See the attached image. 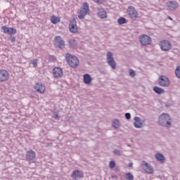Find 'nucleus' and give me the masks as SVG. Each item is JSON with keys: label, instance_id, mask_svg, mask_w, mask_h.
I'll list each match as a JSON object with an SVG mask.
<instances>
[{"label": "nucleus", "instance_id": "e433bc0d", "mask_svg": "<svg viewBox=\"0 0 180 180\" xmlns=\"http://www.w3.org/2000/svg\"><path fill=\"white\" fill-rule=\"evenodd\" d=\"M15 40H16V38L11 37V41H12V43H13Z\"/></svg>", "mask_w": 180, "mask_h": 180}, {"label": "nucleus", "instance_id": "9d476101", "mask_svg": "<svg viewBox=\"0 0 180 180\" xmlns=\"http://www.w3.org/2000/svg\"><path fill=\"white\" fill-rule=\"evenodd\" d=\"M160 46L161 50L162 51H169V49H172V45L171 44V42L168 40H163L160 42Z\"/></svg>", "mask_w": 180, "mask_h": 180}, {"label": "nucleus", "instance_id": "f8f14e48", "mask_svg": "<svg viewBox=\"0 0 180 180\" xmlns=\"http://www.w3.org/2000/svg\"><path fill=\"white\" fill-rule=\"evenodd\" d=\"M9 79V72L6 70H0V82H5Z\"/></svg>", "mask_w": 180, "mask_h": 180}, {"label": "nucleus", "instance_id": "f257e3e1", "mask_svg": "<svg viewBox=\"0 0 180 180\" xmlns=\"http://www.w3.org/2000/svg\"><path fill=\"white\" fill-rule=\"evenodd\" d=\"M172 119L167 113H162L159 116L158 123L160 126L163 127H171L172 126Z\"/></svg>", "mask_w": 180, "mask_h": 180}, {"label": "nucleus", "instance_id": "aec40b11", "mask_svg": "<svg viewBox=\"0 0 180 180\" xmlns=\"http://www.w3.org/2000/svg\"><path fill=\"white\" fill-rule=\"evenodd\" d=\"M98 13L97 15L101 18V19H106L108 18V14L106 13V11H105V8H98Z\"/></svg>", "mask_w": 180, "mask_h": 180}, {"label": "nucleus", "instance_id": "f704fd0d", "mask_svg": "<svg viewBox=\"0 0 180 180\" xmlns=\"http://www.w3.org/2000/svg\"><path fill=\"white\" fill-rule=\"evenodd\" d=\"M129 75L130 77H136V72L133 70H129Z\"/></svg>", "mask_w": 180, "mask_h": 180}, {"label": "nucleus", "instance_id": "ddd939ff", "mask_svg": "<svg viewBox=\"0 0 180 180\" xmlns=\"http://www.w3.org/2000/svg\"><path fill=\"white\" fill-rule=\"evenodd\" d=\"M69 29L71 33H77V32H78V28L77 27V20L75 18H73L70 20Z\"/></svg>", "mask_w": 180, "mask_h": 180}, {"label": "nucleus", "instance_id": "a211bd4d", "mask_svg": "<svg viewBox=\"0 0 180 180\" xmlns=\"http://www.w3.org/2000/svg\"><path fill=\"white\" fill-rule=\"evenodd\" d=\"M71 176L73 178V179H79L81 178H84V173L79 170H75Z\"/></svg>", "mask_w": 180, "mask_h": 180}, {"label": "nucleus", "instance_id": "bb28decb", "mask_svg": "<svg viewBox=\"0 0 180 180\" xmlns=\"http://www.w3.org/2000/svg\"><path fill=\"white\" fill-rule=\"evenodd\" d=\"M117 22L120 25H124V23H127V20H126L125 18L120 17L118 20Z\"/></svg>", "mask_w": 180, "mask_h": 180}, {"label": "nucleus", "instance_id": "0eeeda50", "mask_svg": "<svg viewBox=\"0 0 180 180\" xmlns=\"http://www.w3.org/2000/svg\"><path fill=\"white\" fill-rule=\"evenodd\" d=\"M158 82L160 86H163L166 88L169 86L171 84V82H169V79H168V77L164 75L160 76L158 79Z\"/></svg>", "mask_w": 180, "mask_h": 180}, {"label": "nucleus", "instance_id": "6e6552de", "mask_svg": "<svg viewBox=\"0 0 180 180\" xmlns=\"http://www.w3.org/2000/svg\"><path fill=\"white\" fill-rule=\"evenodd\" d=\"M141 168L142 169L146 172V174H154V168H153L148 162L146 161H142L141 162Z\"/></svg>", "mask_w": 180, "mask_h": 180}, {"label": "nucleus", "instance_id": "20e7f679", "mask_svg": "<svg viewBox=\"0 0 180 180\" xmlns=\"http://www.w3.org/2000/svg\"><path fill=\"white\" fill-rule=\"evenodd\" d=\"M87 13H89V5L88 3H83L82 10L79 13L78 18L79 19H84Z\"/></svg>", "mask_w": 180, "mask_h": 180}, {"label": "nucleus", "instance_id": "423d86ee", "mask_svg": "<svg viewBox=\"0 0 180 180\" xmlns=\"http://www.w3.org/2000/svg\"><path fill=\"white\" fill-rule=\"evenodd\" d=\"M139 41L142 46H148L151 44V37L146 34H142L139 37Z\"/></svg>", "mask_w": 180, "mask_h": 180}, {"label": "nucleus", "instance_id": "6ab92c4d", "mask_svg": "<svg viewBox=\"0 0 180 180\" xmlns=\"http://www.w3.org/2000/svg\"><path fill=\"white\" fill-rule=\"evenodd\" d=\"M178 2L169 1L167 3V11H175V9H178Z\"/></svg>", "mask_w": 180, "mask_h": 180}, {"label": "nucleus", "instance_id": "4468645a", "mask_svg": "<svg viewBox=\"0 0 180 180\" xmlns=\"http://www.w3.org/2000/svg\"><path fill=\"white\" fill-rule=\"evenodd\" d=\"M134 120L135 121L134 126L136 127V129H142V127L144 126V122H146V120L141 121L139 117H135Z\"/></svg>", "mask_w": 180, "mask_h": 180}, {"label": "nucleus", "instance_id": "f3484780", "mask_svg": "<svg viewBox=\"0 0 180 180\" xmlns=\"http://www.w3.org/2000/svg\"><path fill=\"white\" fill-rule=\"evenodd\" d=\"M53 75L54 78H61L63 77V69L58 67L53 68Z\"/></svg>", "mask_w": 180, "mask_h": 180}, {"label": "nucleus", "instance_id": "7c9ffc66", "mask_svg": "<svg viewBox=\"0 0 180 180\" xmlns=\"http://www.w3.org/2000/svg\"><path fill=\"white\" fill-rule=\"evenodd\" d=\"M31 64H32L34 68H36L37 67V59H33L32 60H31Z\"/></svg>", "mask_w": 180, "mask_h": 180}, {"label": "nucleus", "instance_id": "2eb2a0df", "mask_svg": "<svg viewBox=\"0 0 180 180\" xmlns=\"http://www.w3.org/2000/svg\"><path fill=\"white\" fill-rule=\"evenodd\" d=\"M1 30H3L4 33L7 34H16V29L13 27H9L6 26H2Z\"/></svg>", "mask_w": 180, "mask_h": 180}, {"label": "nucleus", "instance_id": "b1692460", "mask_svg": "<svg viewBox=\"0 0 180 180\" xmlns=\"http://www.w3.org/2000/svg\"><path fill=\"white\" fill-rule=\"evenodd\" d=\"M153 91L154 92H155V94H158V95H161V94H165V90L160 88L158 86H155L153 88Z\"/></svg>", "mask_w": 180, "mask_h": 180}, {"label": "nucleus", "instance_id": "39448f33", "mask_svg": "<svg viewBox=\"0 0 180 180\" xmlns=\"http://www.w3.org/2000/svg\"><path fill=\"white\" fill-rule=\"evenodd\" d=\"M127 13L129 18H131V19H133L134 20L139 18V13L133 6H129L128 7Z\"/></svg>", "mask_w": 180, "mask_h": 180}, {"label": "nucleus", "instance_id": "c756f323", "mask_svg": "<svg viewBox=\"0 0 180 180\" xmlns=\"http://www.w3.org/2000/svg\"><path fill=\"white\" fill-rule=\"evenodd\" d=\"M115 167H116V162H115V160H111L109 162V167L113 169L115 168Z\"/></svg>", "mask_w": 180, "mask_h": 180}, {"label": "nucleus", "instance_id": "2f4dec72", "mask_svg": "<svg viewBox=\"0 0 180 180\" xmlns=\"http://www.w3.org/2000/svg\"><path fill=\"white\" fill-rule=\"evenodd\" d=\"M94 2L98 4V5H102L105 2V0H93Z\"/></svg>", "mask_w": 180, "mask_h": 180}, {"label": "nucleus", "instance_id": "c9c22d12", "mask_svg": "<svg viewBox=\"0 0 180 180\" xmlns=\"http://www.w3.org/2000/svg\"><path fill=\"white\" fill-rule=\"evenodd\" d=\"M53 117L54 119H56V120H58L60 119V117H59L58 115H57V114H54V115H53Z\"/></svg>", "mask_w": 180, "mask_h": 180}, {"label": "nucleus", "instance_id": "7ed1b4c3", "mask_svg": "<svg viewBox=\"0 0 180 180\" xmlns=\"http://www.w3.org/2000/svg\"><path fill=\"white\" fill-rule=\"evenodd\" d=\"M106 57L108 65H110L112 70H116L117 64L116 61L115 60V58H113V53L112 52H108Z\"/></svg>", "mask_w": 180, "mask_h": 180}, {"label": "nucleus", "instance_id": "393cba45", "mask_svg": "<svg viewBox=\"0 0 180 180\" xmlns=\"http://www.w3.org/2000/svg\"><path fill=\"white\" fill-rule=\"evenodd\" d=\"M112 127H115V129H119L120 127V121L117 119H115L112 120Z\"/></svg>", "mask_w": 180, "mask_h": 180}, {"label": "nucleus", "instance_id": "412c9836", "mask_svg": "<svg viewBox=\"0 0 180 180\" xmlns=\"http://www.w3.org/2000/svg\"><path fill=\"white\" fill-rule=\"evenodd\" d=\"M155 158L157 160V161H159V162H161L162 164H164V162H165V156H164L162 153H156L155 155Z\"/></svg>", "mask_w": 180, "mask_h": 180}, {"label": "nucleus", "instance_id": "c85d7f7f", "mask_svg": "<svg viewBox=\"0 0 180 180\" xmlns=\"http://www.w3.org/2000/svg\"><path fill=\"white\" fill-rule=\"evenodd\" d=\"M176 77L180 79V66H177L175 70Z\"/></svg>", "mask_w": 180, "mask_h": 180}, {"label": "nucleus", "instance_id": "a878e982", "mask_svg": "<svg viewBox=\"0 0 180 180\" xmlns=\"http://www.w3.org/2000/svg\"><path fill=\"white\" fill-rule=\"evenodd\" d=\"M125 179L127 180H134V176L130 172H127L125 174Z\"/></svg>", "mask_w": 180, "mask_h": 180}, {"label": "nucleus", "instance_id": "473e14b6", "mask_svg": "<svg viewBox=\"0 0 180 180\" xmlns=\"http://www.w3.org/2000/svg\"><path fill=\"white\" fill-rule=\"evenodd\" d=\"M113 154H115V155H119V156L122 155V154L120 153V150L117 149L114 150Z\"/></svg>", "mask_w": 180, "mask_h": 180}, {"label": "nucleus", "instance_id": "1a4fd4ad", "mask_svg": "<svg viewBox=\"0 0 180 180\" xmlns=\"http://www.w3.org/2000/svg\"><path fill=\"white\" fill-rule=\"evenodd\" d=\"M36 158V152L33 150H29L25 155V160L27 161V162H30V164H32L33 161H34V159Z\"/></svg>", "mask_w": 180, "mask_h": 180}, {"label": "nucleus", "instance_id": "5701e85b", "mask_svg": "<svg viewBox=\"0 0 180 180\" xmlns=\"http://www.w3.org/2000/svg\"><path fill=\"white\" fill-rule=\"evenodd\" d=\"M50 20L51 23H53V25H57V23L60 22V17L52 15L51 16Z\"/></svg>", "mask_w": 180, "mask_h": 180}, {"label": "nucleus", "instance_id": "9b49d317", "mask_svg": "<svg viewBox=\"0 0 180 180\" xmlns=\"http://www.w3.org/2000/svg\"><path fill=\"white\" fill-rule=\"evenodd\" d=\"M55 46H58L59 49H63L65 47V41L60 36H57L55 37Z\"/></svg>", "mask_w": 180, "mask_h": 180}, {"label": "nucleus", "instance_id": "4be33fe9", "mask_svg": "<svg viewBox=\"0 0 180 180\" xmlns=\"http://www.w3.org/2000/svg\"><path fill=\"white\" fill-rule=\"evenodd\" d=\"M92 82V77H91V75L86 74L84 75V84H91Z\"/></svg>", "mask_w": 180, "mask_h": 180}, {"label": "nucleus", "instance_id": "72a5a7b5", "mask_svg": "<svg viewBox=\"0 0 180 180\" xmlns=\"http://www.w3.org/2000/svg\"><path fill=\"white\" fill-rule=\"evenodd\" d=\"M125 118L127 120H130V119H131V115L129 112L125 113Z\"/></svg>", "mask_w": 180, "mask_h": 180}, {"label": "nucleus", "instance_id": "ea45409f", "mask_svg": "<svg viewBox=\"0 0 180 180\" xmlns=\"http://www.w3.org/2000/svg\"><path fill=\"white\" fill-rule=\"evenodd\" d=\"M115 171H117V172L119 171V167H116Z\"/></svg>", "mask_w": 180, "mask_h": 180}, {"label": "nucleus", "instance_id": "cd10ccee", "mask_svg": "<svg viewBox=\"0 0 180 180\" xmlns=\"http://www.w3.org/2000/svg\"><path fill=\"white\" fill-rule=\"evenodd\" d=\"M69 45L71 47H76L77 46V42L75 41V39H71L68 41Z\"/></svg>", "mask_w": 180, "mask_h": 180}, {"label": "nucleus", "instance_id": "f03ea898", "mask_svg": "<svg viewBox=\"0 0 180 180\" xmlns=\"http://www.w3.org/2000/svg\"><path fill=\"white\" fill-rule=\"evenodd\" d=\"M65 58L68 65L72 68H75L79 65V60L77 56H72L70 53H66Z\"/></svg>", "mask_w": 180, "mask_h": 180}, {"label": "nucleus", "instance_id": "58836bf2", "mask_svg": "<svg viewBox=\"0 0 180 180\" xmlns=\"http://www.w3.org/2000/svg\"><path fill=\"white\" fill-rule=\"evenodd\" d=\"M167 18L168 19H169V20H172V18H171L170 16H168Z\"/></svg>", "mask_w": 180, "mask_h": 180}, {"label": "nucleus", "instance_id": "dca6fc26", "mask_svg": "<svg viewBox=\"0 0 180 180\" xmlns=\"http://www.w3.org/2000/svg\"><path fill=\"white\" fill-rule=\"evenodd\" d=\"M34 88L39 94H44L46 92V86L42 83H37Z\"/></svg>", "mask_w": 180, "mask_h": 180}, {"label": "nucleus", "instance_id": "4c0bfd02", "mask_svg": "<svg viewBox=\"0 0 180 180\" xmlns=\"http://www.w3.org/2000/svg\"><path fill=\"white\" fill-rule=\"evenodd\" d=\"M129 168H131V167H133V163H129Z\"/></svg>", "mask_w": 180, "mask_h": 180}]
</instances>
